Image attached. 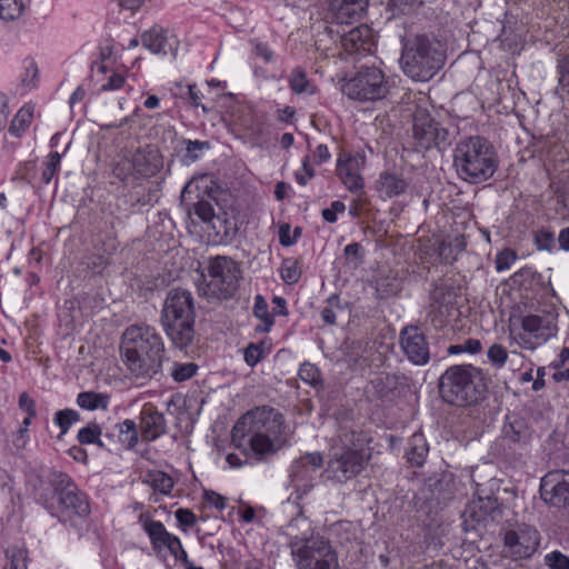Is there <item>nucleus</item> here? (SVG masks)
<instances>
[{"instance_id": "nucleus-27", "label": "nucleus", "mask_w": 569, "mask_h": 569, "mask_svg": "<svg viewBox=\"0 0 569 569\" xmlns=\"http://www.w3.org/2000/svg\"><path fill=\"white\" fill-rule=\"evenodd\" d=\"M498 509V500L492 497L479 498L468 507L467 512L477 522H485Z\"/></svg>"}, {"instance_id": "nucleus-57", "label": "nucleus", "mask_w": 569, "mask_h": 569, "mask_svg": "<svg viewBox=\"0 0 569 569\" xmlns=\"http://www.w3.org/2000/svg\"><path fill=\"white\" fill-rule=\"evenodd\" d=\"M533 240L539 250H551L555 246V234L550 230H538L535 232Z\"/></svg>"}, {"instance_id": "nucleus-49", "label": "nucleus", "mask_w": 569, "mask_h": 569, "mask_svg": "<svg viewBox=\"0 0 569 569\" xmlns=\"http://www.w3.org/2000/svg\"><path fill=\"white\" fill-rule=\"evenodd\" d=\"M488 360L497 369L502 368L508 360V351L500 343H493L487 352Z\"/></svg>"}, {"instance_id": "nucleus-38", "label": "nucleus", "mask_w": 569, "mask_h": 569, "mask_svg": "<svg viewBox=\"0 0 569 569\" xmlns=\"http://www.w3.org/2000/svg\"><path fill=\"white\" fill-rule=\"evenodd\" d=\"M32 116L31 108H21L11 122L10 132L16 136H20L30 126Z\"/></svg>"}, {"instance_id": "nucleus-12", "label": "nucleus", "mask_w": 569, "mask_h": 569, "mask_svg": "<svg viewBox=\"0 0 569 569\" xmlns=\"http://www.w3.org/2000/svg\"><path fill=\"white\" fill-rule=\"evenodd\" d=\"M540 533L536 527L519 523L503 533V553L512 560L531 558L540 546Z\"/></svg>"}, {"instance_id": "nucleus-30", "label": "nucleus", "mask_w": 569, "mask_h": 569, "mask_svg": "<svg viewBox=\"0 0 569 569\" xmlns=\"http://www.w3.org/2000/svg\"><path fill=\"white\" fill-rule=\"evenodd\" d=\"M253 315L261 319L262 323L256 327L257 332H268L273 326V316L268 310V303L261 295L254 297Z\"/></svg>"}, {"instance_id": "nucleus-54", "label": "nucleus", "mask_w": 569, "mask_h": 569, "mask_svg": "<svg viewBox=\"0 0 569 569\" xmlns=\"http://www.w3.org/2000/svg\"><path fill=\"white\" fill-rule=\"evenodd\" d=\"M545 565L550 569H569V557L553 550L545 556Z\"/></svg>"}, {"instance_id": "nucleus-34", "label": "nucleus", "mask_w": 569, "mask_h": 569, "mask_svg": "<svg viewBox=\"0 0 569 569\" xmlns=\"http://www.w3.org/2000/svg\"><path fill=\"white\" fill-rule=\"evenodd\" d=\"M101 428L99 425L94 422L88 423L86 427L81 428L78 431L77 439L81 445H98L99 447H103V443L100 440Z\"/></svg>"}, {"instance_id": "nucleus-48", "label": "nucleus", "mask_w": 569, "mask_h": 569, "mask_svg": "<svg viewBox=\"0 0 569 569\" xmlns=\"http://www.w3.org/2000/svg\"><path fill=\"white\" fill-rule=\"evenodd\" d=\"M61 162V154L58 151L51 152L44 163V169L41 174L42 181L48 184L51 182L56 172L58 171Z\"/></svg>"}, {"instance_id": "nucleus-63", "label": "nucleus", "mask_w": 569, "mask_h": 569, "mask_svg": "<svg viewBox=\"0 0 569 569\" xmlns=\"http://www.w3.org/2000/svg\"><path fill=\"white\" fill-rule=\"evenodd\" d=\"M346 210V204L342 201L336 200L331 203L330 208L322 210L321 214L325 221L333 223L337 221V213H341Z\"/></svg>"}, {"instance_id": "nucleus-20", "label": "nucleus", "mask_w": 569, "mask_h": 569, "mask_svg": "<svg viewBox=\"0 0 569 569\" xmlns=\"http://www.w3.org/2000/svg\"><path fill=\"white\" fill-rule=\"evenodd\" d=\"M131 159L138 178L157 174L163 164L159 151L150 147L137 150Z\"/></svg>"}, {"instance_id": "nucleus-52", "label": "nucleus", "mask_w": 569, "mask_h": 569, "mask_svg": "<svg viewBox=\"0 0 569 569\" xmlns=\"http://www.w3.org/2000/svg\"><path fill=\"white\" fill-rule=\"evenodd\" d=\"M250 44L256 58H260L264 63H271L274 60V52L268 43L253 39L250 40Z\"/></svg>"}, {"instance_id": "nucleus-7", "label": "nucleus", "mask_w": 569, "mask_h": 569, "mask_svg": "<svg viewBox=\"0 0 569 569\" xmlns=\"http://www.w3.org/2000/svg\"><path fill=\"white\" fill-rule=\"evenodd\" d=\"M487 389L481 369L472 365H455L439 379L442 400L452 406H468L480 400Z\"/></svg>"}, {"instance_id": "nucleus-14", "label": "nucleus", "mask_w": 569, "mask_h": 569, "mask_svg": "<svg viewBox=\"0 0 569 569\" xmlns=\"http://www.w3.org/2000/svg\"><path fill=\"white\" fill-rule=\"evenodd\" d=\"M540 496L546 503L569 513V471L553 470L542 477Z\"/></svg>"}, {"instance_id": "nucleus-55", "label": "nucleus", "mask_w": 569, "mask_h": 569, "mask_svg": "<svg viewBox=\"0 0 569 569\" xmlns=\"http://www.w3.org/2000/svg\"><path fill=\"white\" fill-rule=\"evenodd\" d=\"M24 73L21 76V82L27 87H34L38 80V66L32 59L23 61Z\"/></svg>"}, {"instance_id": "nucleus-45", "label": "nucleus", "mask_w": 569, "mask_h": 569, "mask_svg": "<svg viewBox=\"0 0 569 569\" xmlns=\"http://www.w3.org/2000/svg\"><path fill=\"white\" fill-rule=\"evenodd\" d=\"M280 274L286 283H297L301 277V270L298 267V262L293 259L283 260L280 269Z\"/></svg>"}, {"instance_id": "nucleus-36", "label": "nucleus", "mask_w": 569, "mask_h": 569, "mask_svg": "<svg viewBox=\"0 0 569 569\" xmlns=\"http://www.w3.org/2000/svg\"><path fill=\"white\" fill-rule=\"evenodd\" d=\"M342 311L340 298L338 295H331L327 299V306L322 308L320 316L326 325L333 326L337 323V313Z\"/></svg>"}, {"instance_id": "nucleus-44", "label": "nucleus", "mask_w": 569, "mask_h": 569, "mask_svg": "<svg viewBox=\"0 0 569 569\" xmlns=\"http://www.w3.org/2000/svg\"><path fill=\"white\" fill-rule=\"evenodd\" d=\"M422 4V0H389L388 8L393 16L410 14Z\"/></svg>"}, {"instance_id": "nucleus-62", "label": "nucleus", "mask_w": 569, "mask_h": 569, "mask_svg": "<svg viewBox=\"0 0 569 569\" xmlns=\"http://www.w3.org/2000/svg\"><path fill=\"white\" fill-rule=\"evenodd\" d=\"M517 254L511 249H506L499 252L496 257V269L497 271H505L511 267L516 261Z\"/></svg>"}, {"instance_id": "nucleus-18", "label": "nucleus", "mask_w": 569, "mask_h": 569, "mask_svg": "<svg viewBox=\"0 0 569 569\" xmlns=\"http://www.w3.org/2000/svg\"><path fill=\"white\" fill-rule=\"evenodd\" d=\"M368 7V0H331L330 10L340 24H349L362 17Z\"/></svg>"}, {"instance_id": "nucleus-13", "label": "nucleus", "mask_w": 569, "mask_h": 569, "mask_svg": "<svg viewBox=\"0 0 569 569\" xmlns=\"http://www.w3.org/2000/svg\"><path fill=\"white\" fill-rule=\"evenodd\" d=\"M413 138L421 149H445L450 144L449 132L431 117L426 109H417L413 114Z\"/></svg>"}, {"instance_id": "nucleus-35", "label": "nucleus", "mask_w": 569, "mask_h": 569, "mask_svg": "<svg viewBox=\"0 0 569 569\" xmlns=\"http://www.w3.org/2000/svg\"><path fill=\"white\" fill-rule=\"evenodd\" d=\"M23 9L22 0H0V19L16 20L22 14Z\"/></svg>"}, {"instance_id": "nucleus-5", "label": "nucleus", "mask_w": 569, "mask_h": 569, "mask_svg": "<svg viewBox=\"0 0 569 569\" xmlns=\"http://www.w3.org/2000/svg\"><path fill=\"white\" fill-rule=\"evenodd\" d=\"M445 60L442 44L433 37L413 34L403 41L401 68L415 81H429L443 67Z\"/></svg>"}, {"instance_id": "nucleus-15", "label": "nucleus", "mask_w": 569, "mask_h": 569, "mask_svg": "<svg viewBox=\"0 0 569 569\" xmlns=\"http://www.w3.org/2000/svg\"><path fill=\"white\" fill-rule=\"evenodd\" d=\"M400 346L408 360L416 366H425L430 360L429 345L425 335L416 326H406L400 330Z\"/></svg>"}, {"instance_id": "nucleus-50", "label": "nucleus", "mask_w": 569, "mask_h": 569, "mask_svg": "<svg viewBox=\"0 0 569 569\" xmlns=\"http://www.w3.org/2000/svg\"><path fill=\"white\" fill-rule=\"evenodd\" d=\"M339 443L335 448H359L362 446V439L355 430L343 428L339 433Z\"/></svg>"}, {"instance_id": "nucleus-43", "label": "nucleus", "mask_w": 569, "mask_h": 569, "mask_svg": "<svg viewBox=\"0 0 569 569\" xmlns=\"http://www.w3.org/2000/svg\"><path fill=\"white\" fill-rule=\"evenodd\" d=\"M112 173L116 178H118L121 181H129L132 177L138 178L131 158H122L121 160H119L114 164Z\"/></svg>"}, {"instance_id": "nucleus-19", "label": "nucleus", "mask_w": 569, "mask_h": 569, "mask_svg": "<svg viewBox=\"0 0 569 569\" xmlns=\"http://www.w3.org/2000/svg\"><path fill=\"white\" fill-rule=\"evenodd\" d=\"M140 427L147 440H154L166 432V419L152 403H146L140 413Z\"/></svg>"}, {"instance_id": "nucleus-60", "label": "nucleus", "mask_w": 569, "mask_h": 569, "mask_svg": "<svg viewBox=\"0 0 569 569\" xmlns=\"http://www.w3.org/2000/svg\"><path fill=\"white\" fill-rule=\"evenodd\" d=\"M193 212L202 222H210L214 217V209L207 200H199L194 203Z\"/></svg>"}, {"instance_id": "nucleus-24", "label": "nucleus", "mask_w": 569, "mask_h": 569, "mask_svg": "<svg viewBox=\"0 0 569 569\" xmlns=\"http://www.w3.org/2000/svg\"><path fill=\"white\" fill-rule=\"evenodd\" d=\"M368 343L363 341H353L346 346L345 359L352 371L362 372L370 367Z\"/></svg>"}, {"instance_id": "nucleus-1", "label": "nucleus", "mask_w": 569, "mask_h": 569, "mask_svg": "<svg viewBox=\"0 0 569 569\" xmlns=\"http://www.w3.org/2000/svg\"><path fill=\"white\" fill-rule=\"evenodd\" d=\"M284 417L277 409L262 406L243 415L233 426L231 440L236 447L249 445L252 453L262 459L284 447Z\"/></svg>"}, {"instance_id": "nucleus-58", "label": "nucleus", "mask_w": 569, "mask_h": 569, "mask_svg": "<svg viewBox=\"0 0 569 569\" xmlns=\"http://www.w3.org/2000/svg\"><path fill=\"white\" fill-rule=\"evenodd\" d=\"M19 407L28 413L23 419V425L29 426L32 418L37 416L34 400L27 392H22L19 397Z\"/></svg>"}, {"instance_id": "nucleus-41", "label": "nucleus", "mask_w": 569, "mask_h": 569, "mask_svg": "<svg viewBox=\"0 0 569 569\" xmlns=\"http://www.w3.org/2000/svg\"><path fill=\"white\" fill-rule=\"evenodd\" d=\"M182 143L186 147L184 158L192 162L197 161L203 151L211 148L209 141L183 139Z\"/></svg>"}, {"instance_id": "nucleus-25", "label": "nucleus", "mask_w": 569, "mask_h": 569, "mask_svg": "<svg viewBox=\"0 0 569 569\" xmlns=\"http://www.w3.org/2000/svg\"><path fill=\"white\" fill-rule=\"evenodd\" d=\"M139 521L141 522L144 531L150 538L151 545L154 550H160L163 548V545L169 539L171 533H169L163 523L157 520H152L148 515L141 513L139 517Z\"/></svg>"}, {"instance_id": "nucleus-42", "label": "nucleus", "mask_w": 569, "mask_h": 569, "mask_svg": "<svg viewBox=\"0 0 569 569\" xmlns=\"http://www.w3.org/2000/svg\"><path fill=\"white\" fill-rule=\"evenodd\" d=\"M8 563L4 569H27V551L22 548L10 547L6 551Z\"/></svg>"}, {"instance_id": "nucleus-10", "label": "nucleus", "mask_w": 569, "mask_h": 569, "mask_svg": "<svg viewBox=\"0 0 569 569\" xmlns=\"http://www.w3.org/2000/svg\"><path fill=\"white\" fill-rule=\"evenodd\" d=\"M389 89L385 73L377 67H360L342 86L343 93L358 101L381 100Z\"/></svg>"}, {"instance_id": "nucleus-59", "label": "nucleus", "mask_w": 569, "mask_h": 569, "mask_svg": "<svg viewBox=\"0 0 569 569\" xmlns=\"http://www.w3.org/2000/svg\"><path fill=\"white\" fill-rule=\"evenodd\" d=\"M204 94L202 90L197 84H189L187 87V99L193 107H200L204 113H208L211 108H208L202 103V99Z\"/></svg>"}, {"instance_id": "nucleus-61", "label": "nucleus", "mask_w": 569, "mask_h": 569, "mask_svg": "<svg viewBox=\"0 0 569 569\" xmlns=\"http://www.w3.org/2000/svg\"><path fill=\"white\" fill-rule=\"evenodd\" d=\"M263 343H250L244 349V361L248 366L254 367L263 358Z\"/></svg>"}, {"instance_id": "nucleus-51", "label": "nucleus", "mask_w": 569, "mask_h": 569, "mask_svg": "<svg viewBox=\"0 0 569 569\" xmlns=\"http://www.w3.org/2000/svg\"><path fill=\"white\" fill-rule=\"evenodd\" d=\"M289 82L290 88L293 92L298 94L308 92L309 80L307 78L306 72L302 69L297 68L292 70Z\"/></svg>"}, {"instance_id": "nucleus-31", "label": "nucleus", "mask_w": 569, "mask_h": 569, "mask_svg": "<svg viewBox=\"0 0 569 569\" xmlns=\"http://www.w3.org/2000/svg\"><path fill=\"white\" fill-rule=\"evenodd\" d=\"M550 322L538 315H527L521 320V327L522 329L533 335L535 337H542L543 331L549 329Z\"/></svg>"}, {"instance_id": "nucleus-9", "label": "nucleus", "mask_w": 569, "mask_h": 569, "mask_svg": "<svg viewBox=\"0 0 569 569\" xmlns=\"http://www.w3.org/2000/svg\"><path fill=\"white\" fill-rule=\"evenodd\" d=\"M53 487V499L46 508L52 516L61 520H71L73 517H87L90 513V506L87 496L79 490L71 478L63 472H53L51 476Z\"/></svg>"}, {"instance_id": "nucleus-8", "label": "nucleus", "mask_w": 569, "mask_h": 569, "mask_svg": "<svg viewBox=\"0 0 569 569\" xmlns=\"http://www.w3.org/2000/svg\"><path fill=\"white\" fill-rule=\"evenodd\" d=\"M203 281L198 284V293L209 301L231 299L238 290L241 269L237 261L226 256L211 257Z\"/></svg>"}, {"instance_id": "nucleus-33", "label": "nucleus", "mask_w": 569, "mask_h": 569, "mask_svg": "<svg viewBox=\"0 0 569 569\" xmlns=\"http://www.w3.org/2000/svg\"><path fill=\"white\" fill-rule=\"evenodd\" d=\"M80 420V413L73 409L58 410L54 413L53 421L60 428L59 438L66 435L69 428Z\"/></svg>"}, {"instance_id": "nucleus-4", "label": "nucleus", "mask_w": 569, "mask_h": 569, "mask_svg": "<svg viewBox=\"0 0 569 569\" xmlns=\"http://www.w3.org/2000/svg\"><path fill=\"white\" fill-rule=\"evenodd\" d=\"M493 146L483 137L461 139L453 150V166L458 176L469 183L489 180L498 169Z\"/></svg>"}, {"instance_id": "nucleus-2", "label": "nucleus", "mask_w": 569, "mask_h": 569, "mask_svg": "<svg viewBox=\"0 0 569 569\" xmlns=\"http://www.w3.org/2000/svg\"><path fill=\"white\" fill-rule=\"evenodd\" d=\"M288 547L296 569H341L338 552L331 541L311 529L299 515L287 526Z\"/></svg>"}, {"instance_id": "nucleus-53", "label": "nucleus", "mask_w": 569, "mask_h": 569, "mask_svg": "<svg viewBox=\"0 0 569 569\" xmlns=\"http://www.w3.org/2000/svg\"><path fill=\"white\" fill-rule=\"evenodd\" d=\"M298 376L302 381L311 386H317L320 382V371L310 362H305L300 366Z\"/></svg>"}, {"instance_id": "nucleus-40", "label": "nucleus", "mask_w": 569, "mask_h": 569, "mask_svg": "<svg viewBox=\"0 0 569 569\" xmlns=\"http://www.w3.org/2000/svg\"><path fill=\"white\" fill-rule=\"evenodd\" d=\"M558 87L557 92L569 94V54L563 56L557 61Z\"/></svg>"}, {"instance_id": "nucleus-23", "label": "nucleus", "mask_w": 569, "mask_h": 569, "mask_svg": "<svg viewBox=\"0 0 569 569\" xmlns=\"http://www.w3.org/2000/svg\"><path fill=\"white\" fill-rule=\"evenodd\" d=\"M502 438L513 445H527L531 438V430L525 419L517 416L508 417L502 427Z\"/></svg>"}, {"instance_id": "nucleus-3", "label": "nucleus", "mask_w": 569, "mask_h": 569, "mask_svg": "<svg viewBox=\"0 0 569 569\" xmlns=\"http://www.w3.org/2000/svg\"><path fill=\"white\" fill-rule=\"evenodd\" d=\"M120 349L127 369L136 378H152L161 370L164 345L153 327L129 326L122 335Z\"/></svg>"}, {"instance_id": "nucleus-28", "label": "nucleus", "mask_w": 569, "mask_h": 569, "mask_svg": "<svg viewBox=\"0 0 569 569\" xmlns=\"http://www.w3.org/2000/svg\"><path fill=\"white\" fill-rule=\"evenodd\" d=\"M77 405L86 410H107L109 406V396L94 391L80 392L77 397Z\"/></svg>"}, {"instance_id": "nucleus-6", "label": "nucleus", "mask_w": 569, "mask_h": 569, "mask_svg": "<svg viewBox=\"0 0 569 569\" xmlns=\"http://www.w3.org/2000/svg\"><path fill=\"white\" fill-rule=\"evenodd\" d=\"M194 318L191 292L181 288L171 289L161 311V323L174 347L183 349L192 343Z\"/></svg>"}, {"instance_id": "nucleus-47", "label": "nucleus", "mask_w": 569, "mask_h": 569, "mask_svg": "<svg viewBox=\"0 0 569 569\" xmlns=\"http://www.w3.org/2000/svg\"><path fill=\"white\" fill-rule=\"evenodd\" d=\"M482 350L481 341L478 339L469 338L459 345H451L448 347L447 352L449 355H459L467 352L470 355H477Z\"/></svg>"}, {"instance_id": "nucleus-26", "label": "nucleus", "mask_w": 569, "mask_h": 569, "mask_svg": "<svg viewBox=\"0 0 569 569\" xmlns=\"http://www.w3.org/2000/svg\"><path fill=\"white\" fill-rule=\"evenodd\" d=\"M429 452V445L422 433H413L408 441L406 452L408 462L415 467H422Z\"/></svg>"}, {"instance_id": "nucleus-32", "label": "nucleus", "mask_w": 569, "mask_h": 569, "mask_svg": "<svg viewBox=\"0 0 569 569\" xmlns=\"http://www.w3.org/2000/svg\"><path fill=\"white\" fill-rule=\"evenodd\" d=\"M119 441L127 448H132L138 442V431L133 420L126 419L117 425Z\"/></svg>"}, {"instance_id": "nucleus-46", "label": "nucleus", "mask_w": 569, "mask_h": 569, "mask_svg": "<svg viewBox=\"0 0 569 569\" xmlns=\"http://www.w3.org/2000/svg\"><path fill=\"white\" fill-rule=\"evenodd\" d=\"M371 385L376 392L378 393V396L380 398H383L388 396L392 389H395L397 385V379L395 376L387 373L371 380Z\"/></svg>"}, {"instance_id": "nucleus-39", "label": "nucleus", "mask_w": 569, "mask_h": 569, "mask_svg": "<svg viewBox=\"0 0 569 569\" xmlns=\"http://www.w3.org/2000/svg\"><path fill=\"white\" fill-rule=\"evenodd\" d=\"M198 371V366L194 362H174L171 368V377L177 382H183L191 379Z\"/></svg>"}, {"instance_id": "nucleus-22", "label": "nucleus", "mask_w": 569, "mask_h": 569, "mask_svg": "<svg viewBox=\"0 0 569 569\" xmlns=\"http://www.w3.org/2000/svg\"><path fill=\"white\" fill-rule=\"evenodd\" d=\"M408 182L401 174L382 171L376 182V190L382 199L399 197L407 191Z\"/></svg>"}, {"instance_id": "nucleus-64", "label": "nucleus", "mask_w": 569, "mask_h": 569, "mask_svg": "<svg viewBox=\"0 0 569 569\" xmlns=\"http://www.w3.org/2000/svg\"><path fill=\"white\" fill-rule=\"evenodd\" d=\"M174 516L182 527L189 528L197 522V517L190 509L180 508L174 512Z\"/></svg>"}, {"instance_id": "nucleus-17", "label": "nucleus", "mask_w": 569, "mask_h": 569, "mask_svg": "<svg viewBox=\"0 0 569 569\" xmlns=\"http://www.w3.org/2000/svg\"><path fill=\"white\" fill-rule=\"evenodd\" d=\"M141 43L146 49L150 50L154 54L171 53L172 56H176L177 53V39L173 36L168 37V32L162 29L151 28L142 33Z\"/></svg>"}, {"instance_id": "nucleus-37", "label": "nucleus", "mask_w": 569, "mask_h": 569, "mask_svg": "<svg viewBox=\"0 0 569 569\" xmlns=\"http://www.w3.org/2000/svg\"><path fill=\"white\" fill-rule=\"evenodd\" d=\"M323 458L319 452L306 453L300 457L292 466V476L298 477L301 468L310 467L312 471L322 466Z\"/></svg>"}, {"instance_id": "nucleus-16", "label": "nucleus", "mask_w": 569, "mask_h": 569, "mask_svg": "<svg viewBox=\"0 0 569 569\" xmlns=\"http://www.w3.org/2000/svg\"><path fill=\"white\" fill-rule=\"evenodd\" d=\"M372 39V29L360 24L341 36V46L349 54L366 53L370 51Z\"/></svg>"}, {"instance_id": "nucleus-56", "label": "nucleus", "mask_w": 569, "mask_h": 569, "mask_svg": "<svg viewBox=\"0 0 569 569\" xmlns=\"http://www.w3.org/2000/svg\"><path fill=\"white\" fill-rule=\"evenodd\" d=\"M376 291L379 299H387L389 297L396 296L399 291V288L396 282L389 278H385L377 281Z\"/></svg>"}, {"instance_id": "nucleus-29", "label": "nucleus", "mask_w": 569, "mask_h": 569, "mask_svg": "<svg viewBox=\"0 0 569 569\" xmlns=\"http://www.w3.org/2000/svg\"><path fill=\"white\" fill-rule=\"evenodd\" d=\"M144 483L150 486L154 492L168 496L171 493L174 481L163 471H151L146 475Z\"/></svg>"}, {"instance_id": "nucleus-11", "label": "nucleus", "mask_w": 569, "mask_h": 569, "mask_svg": "<svg viewBox=\"0 0 569 569\" xmlns=\"http://www.w3.org/2000/svg\"><path fill=\"white\" fill-rule=\"evenodd\" d=\"M363 450L359 448H332L325 475L327 479L343 483L357 477L366 466Z\"/></svg>"}, {"instance_id": "nucleus-21", "label": "nucleus", "mask_w": 569, "mask_h": 569, "mask_svg": "<svg viewBox=\"0 0 569 569\" xmlns=\"http://www.w3.org/2000/svg\"><path fill=\"white\" fill-rule=\"evenodd\" d=\"M337 173L349 191H358L363 188V178L360 173V160L357 157L348 156L339 158Z\"/></svg>"}]
</instances>
